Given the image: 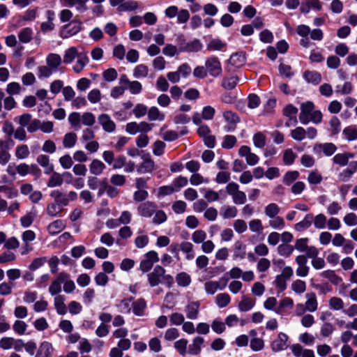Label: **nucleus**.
Masks as SVG:
<instances>
[{"label": "nucleus", "mask_w": 357, "mask_h": 357, "mask_svg": "<svg viewBox=\"0 0 357 357\" xmlns=\"http://www.w3.org/2000/svg\"><path fill=\"white\" fill-rule=\"evenodd\" d=\"M304 79L312 84H318L321 80V75L316 71L306 70L303 74Z\"/></svg>", "instance_id": "obj_31"}, {"label": "nucleus", "mask_w": 357, "mask_h": 357, "mask_svg": "<svg viewBox=\"0 0 357 357\" xmlns=\"http://www.w3.org/2000/svg\"><path fill=\"white\" fill-rule=\"evenodd\" d=\"M142 159V162L137 167L138 174H151L156 169L155 164L149 154L143 155Z\"/></svg>", "instance_id": "obj_7"}, {"label": "nucleus", "mask_w": 357, "mask_h": 357, "mask_svg": "<svg viewBox=\"0 0 357 357\" xmlns=\"http://www.w3.org/2000/svg\"><path fill=\"white\" fill-rule=\"evenodd\" d=\"M297 33L303 38L300 40V44L304 47H308L310 45V40L307 38L310 32V28L305 24H300L296 28Z\"/></svg>", "instance_id": "obj_17"}, {"label": "nucleus", "mask_w": 357, "mask_h": 357, "mask_svg": "<svg viewBox=\"0 0 357 357\" xmlns=\"http://www.w3.org/2000/svg\"><path fill=\"white\" fill-rule=\"evenodd\" d=\"M14 142L10 139L2 140L0 139V164L5 165L7 164L10 158L11 155L9 153L10 149L14 146Z\"/></svg>", "instance_id": "obj_5"}, {"label": "nucleus", "mask_w": 357, "mask_h": 357, "mask_svg": "<svg viewBox=\"0 0 357 357\" xmlns=\"http://www.w3.org/2000/svg\"><path fill=\"white\" fill-rule=\"evenodd\" d=\"M79 53L75 47H70L65 51L63 62L66 64L72 63L75 58L79 57Z\"/></svg>", "instance_id": "obj_34"}, {"label": "nucleus", "mask_w": 357, "mask_h": 357, "mask_svg": "<svg viewBox=\"0 0 357 357\" xmlns=\"http://www.w3.org/2000/svg\"><path fill=\"white\" fill-rule=\"evenodd\" d=\"M54 72H55L54 70L52 69V68L47 64L38 68V76L40 79L43 77H49Z\"/></svg>", "instance_id": "obj_61"}, {"label": "nucleus", "mask_w": 357, "mask_h": 357, "mask_svg": "<svg viewBox=\"0 0 357 357\" xmlns=\"http://www.w3.org/2000/svg\"><path fill=\"white\" fill-rule=\"evenodd\" d=\"M293 305V300L289 297H285L280 301L279 305L275 308V312L277 314H282L286 308H292Z\"/></svg>", "instance_id": "obj_39"}, {"label": "nucleus", "mask_w": 357, "mask_h": 357, "mask_svg": "<svg viewBox=\"0 0 357 357\" xmlns=\"http://www.w3.org/2000/svg\"><path fill=\"white\" fill-rule=\"evenodd\" d=\"M296 158V154L294 153L292 149H289L284 151L283 154V162L287 165H291L294 163Z\"/></svg>", "instance_id": "obj_63"}, {"label": "nucleus", "mask_w": 357, "mask_h": 357, "mask_svg": "<svg viewBox=\"0 0 357 357\" xmlns=\"http://www.w3.org/2000/svg\"><path fill=\"white\" fill-rule=\"evenodd\" d=\"M61 62V57L58 54L51 53L46 57V64L49 65L54 71L57 70Z\"/></svg>", "instance_id": "obj_26"}, {"label": "nucleus", "mask_w": 357, "mask_h": 357, "mask_svg": "<svg viewBox=\"0 0 357 357\" xmlns=\"http://www.w3.org/2000/svg\"><path fill=\"white\" fill-rule=\"evenodd\" d=\"M227 284V280L220 278L219 281H208L204 284V289L208 294H214L218 289L222 290Z\"/></svg>", "instance_id": "obj_11"}, {"label": "nucleus", "mask_w": 357, "mask_h": 357, "mask_svg": "<svg viewBox=\"0 0 357 357\" xmlns=\"http://www.w3.org/2000/svg\"><path fill=\"white\" fill-rule=\"evenodd\" d=\"M342 134L348 141H354L357 139V128L355 126H351L345 128Z\"/></svg>", "instance_id": "obj_51"}, {"label": "nucleus", "mask_w": 357, "mask_h": 357, "mask_svg": "<svg viewBox=\"0 0 357 357\" xmlns=\"http://www.w3.org/2000/svg\"><path fill=\"white\" fill-rule=\"evenodd\" d=\"M266 136L261 132H256L253 136L254 145L259 149L264 148L266 145Z\"/></svg>", "instance_id": "obj_57"}, {"label": "nucleus", "mask_w": 357, "mask_h": 357, "mask_svg": "<svg viewBox=\"0 0 357 357\" xmlns=\"http://www.w3.org/2000/svg\"><path fill=\"white\" fill-rule=\"evenodd\" d=\"M63 180L62 176L57 172H53V174L48 180L47 185L49 188L58 187L61 186L63 184Z\"/></svg>", "instance_id": "obj_44"}, {"label": "nucleus", "mask_w": 357, "mask_h": 357, "mask_svg": "<svg viewBox=\"0 0 357 357\" xmlns=\"http://www.w3.org/2000/svg\"><path fill=\"white\" fill-rule=\"evenodd\" d=\"M82 30V22L79 20H73L70 23L65 24L60 32V36L63 38H67L73 36Z\"/></svg>", "instance_id": "obj_6"}, {"label": "nucleus", "mask_w": 357, "mask_h": 357, "mask_svg": "<svg viewBox=\"0 0 357 357\" xmlns=\"http://www.w3.org/2000/svg\"><path fill=\"white\" fill-rule=\"evenodd\" d=\"M298 113V109L294 106L293 105H287L284 109H283V114L288 117L289 119V122L286 123V126L287 127L291 126V123H292L294 125H296L297 123V119H296V114Z\"/></svg>", "instance_id": "obj_18"}, {"label": "nucleus", "mask_w": 357, "mask_h": 357, "mask_svg": "<svg viewBox=\"0 0 357 357\" xmlns=\"http://www.w3.org/2000/svg\"><path fill=\"white\" fill-rule=\"evenodd\" d=\"M337 148L333 143L316 144L313 147V151L316 153L323 152L326 156L332 155Z\"/></svg>", "instance_id": "obj_15"}, {"label": "nucleus", "mask_w": 357, "mask_h": 357, "mask_svg": "<svg viewBox=\"0 0 357 357\" xmlns=\"http://www.w3.org/2000/svg\"><path fill=\"white\" fill-rule=\"evenodd\" d=\"M306 131L302 127H297L291 131V137L296 141H302L305 138Z\"/></svg>", "instance_id": "obj_59"}, {"label": "nucleus", "mask_w": 357, "mask_h": 357, "mask_svg": "<svg viewBox=\"0 0 357 357\" xmlns=\"http://www.w3.org/2000/svg\"><path fill=\"white\" fill-rule=\"evenodd\" d=\"M299 175L298 171H289L284 175L282 182L286 185H290L299 177Z\"/></svg>", "instance_id": "obj_46"}, {"label": "nucleus", "mask_w": 357, "mask_h": 357, "mask_svg": "<svg viewBox=\"0 0 357 357\" xmlns=\"http://www.w3.org/2000/svg\"><path fill=\"white\" fill-rule=\"evenodd\" d=\"M65 227L66 223L63 220H56L48 225L47 230L51 235H55L63 231Z\"/></svg>", "instance_id": "obj_25"}, {"label": "nucleus", "mask_w": 357, "mask_h": 357, "mask_svg": "<svg viewBox=\"0 0 357 357\" xmlns=\"http://www.w3.org/2000/svg\"><path fill=\"white\" fill-rule=\"evenodd\" d=\"M77 142V135L74 132H68L64 135L63 145L65 148L73 147Z\"/></svg>", "instance_id": "obj_45"}, {"label": "nucleus", "mask_w": 357, "mask_h": 357, "mask_svg": "<svg viewBox=\"0 0 357 357\" xmlns=\"http://www.w3.org/2000/svg\"><path fill=\"white\" fill-rule=\"evenodd\" d=\"M146 307V303L144 298L137 299L132 303L133 313L137 316H142Z\"/></svg>", "instance_id": "obj_37"}, {"label": "nucleus", "mask_w": 357, "mask_h": 357, "mask_svg": "<svg viewBox=\"0 0 357 357\" xmlns=\"http://www.w3.org/2000/svg\"><path fill=\"white\" fill-rule=\"evenodd\" d=\"M165 269L157 265L152 272L147 275L149 283L151 287H155L160 283L171 287L174 283V278L171 275H165Z\"/></svg>", "instance_id": "obj_2"}, {"label": "nucleus", "mask_w": 357, "mask_h": 357, "mask_svg": "<svg viewBox=\"0 0 357 357\" xmlns=\"http://www.w3.org/2000/svg\"><path fill=\"white\" fill-rule=\"evenodd\" d=\"M246 245L241 241H238L234 244V250L233 254L234 259H243L246 255Z\"/></svg>", "instance_id": "obj_24"}, {"label": "nucleus", "mask_w": 357, "mask_h": 357, "mask_svg": "<svg viewBox=\"0 0 357 357\" xmlns=\"http://www.w3.org/2000/svg\"><path fill=\"white\" fill-rule=\"evenodd\" d=\"M37 162L45 169V174H50L54 170L53 165L50 163V158L46 155H39L36 158Z\"/></svg>", "instance_id": "obj_27"}, {"label": "nucleus", "mask_w": 357, "mask_h": 357, "mask_svg": "<svg viewBox=\"0 0 357 357\" xmlns=\"http://www.w3.org/2000/svg\"><path fill=\"white\" fill-rule=\"evenodd\" d=\"M188 343V340L184 338L180 339L174 342V347L180 355L184 356L188 353L186 350Z\"/></svg>", "instance_id": "obj_55"}, {"label": "nucleus", "mask_w": 357, "mask_h": 357, "mask_svg": "<svg viewBox=\"0 0 357 357\" xmlns=\"http://www.w3.org/2000/svg\"><path fill=\"white\" fill-rule=\"evenodd\" d=\"M312 220L313 215L312 213L307 214L302 221L295 225V229L298 231H303L308 229L311 226Z\"/></svg>", "instance_id": "obj_29"}, {"label": "nucleus", "mask_w": 357, "mask_h": 357, "mask_svg": "<svg viewBox=\"0 0 357 357\" xmlns=\"http://www.w3.org/2000/svg\"><path fill=\"white\" fill-rule=\"evenodd\" d=\"M202 192H204V197L208 202H213L220 199L219 193L212 189L204 188L202 189Z\"/></svg>", "instance_id": "obj_47"}, {"label": "nucleus", "mask_w": 357, "mask_h": 357, "mask_svg": "<svg viewBox=\"0 0 357 357\" xmlns=\"http://www.w3.org/2000/svg\"><path fill=\"white\" fill-rule=\"evenodd\" d=\"M139 5L137 1H124L122 4L118 6L117 10L119 12L133 11L138 8Z\"/></svg>", "instance_id": "obj_40"}, {"label": "nucleus", "mask_w": 357, "mask_h": 357, "mask_svg": "<svg viewBox=\"0 0 357 357\" xmlns=\"http://www.w3.org/2000/svg\"><path fill=\"white\" fill-rule=\"evenodd\" d=\"M313 222L315 228L317 229H324L327 223V218L323 213H319L315 217L313 216Z\"/></svg>", "instance_id": "obj_54"}, {"label": "nucleus", "mask_w": 357, "mask_h": 357, "mask_svg": "<svg viewBox=\"0 0 357 357\" xmlns=\"http://www.w3.org/2000/svg\"><path fill=\"white\" fill-rule=\"evenodd\" d=\"M96 123L95 115L89 112H84L82 114L81 123L86 126H93Z\"/></svg>", "instance_id": "obj_48"}, {"label": "nucleus", "mask_w": 357, "mask_h": 357, "mask_svg": "<svg viewBox=\"0 0 357 357\" xmlns=\"http://www.w3.org/2000/svg\"><path fill=\"white\" fill-rule=\"evenodd\" d=\"M280 207L275 203L268 204L264 208V213L269 218L277 216L280 213Z\"/></svg>", "instance_id": "obj_50"}, {"label": "nucleus", "mask_w": 357, "mask_h": 357, "mask_svg": "<svg viewBox=\"0 0 357 357\" xmlns=\"http://www.w3.org/2000/svg\"><path fill=\"white\" fill-rule=\"evenodd\" d=\"M148 119L150 121H163L165 119V114L160 112L158 107H151L148 109Z\"/></svg>", "instance_id": "obj_42"}, {"label": "nucleus", "mask_w": 357, "mask_h": 357, "mask_svg": "<svg viewBox=\"0 0 357 357\" xmlns=\"http://www.w3.org/2000/svg\"><path fill=\"white\" fill-rule=\"evenodd\" d=\"M50 195L54 202L62 208L68 206L70 202H74L77 199V193L75 191H70L66 193L61 190H54L50 192Z\"/></svg>", "instance_id": "obj_3"}, {"label": "nucleus", "mask_w": 357, "mask_h": 357, "mask_svg": "<svg viewBox=\"0 0 357 357\" xmlns=\"http://www.w3.org/2000/svg\"><path fill=\"white\" fill-rule=\"evenodd\" d=\"M176 280L178 285L181 287H187L191 282L190 276L184 272L178 273L176 277Z\"/></svg>", "instance_id": "obj_58"}, {"label": "nucleus", "mask_w": 357, "mask_h": 357, "mask_svg": "<svg viewBox=\"0 0 357 357\" xmlns=\"http://www.w3.org/2000/svg\"><path fill=\"white\" fill-rule=\"evenodd\" d=\"M45 15L47 21L43 22L40 24V30L44 33L52 31L54 29V24L53 23L55 17L54 12L52 10H48L46 11Z\"/></svg>", "instance_id": "obj_20"}, {"label": "nucleus", "mask_w": 357, "mask_h": 357, "mask_svg": "<svg viewBox=\"0 0 357 357\" xmlns=\"http://www.w3.org/2000/svg\"><path fill=\"white\" fill-rule=\"evenodd\" d=\"M105 168V165L98 159L93 160L89 165V170L91 174L96 176L101 174Z\"/></svg>", "instance_id": "obj_23"}, {"label": "nucleus", "mask_w": 357, "mask_h": 357, "mask_svg": "<svg viewBox=\"0 0 357 357\" xmlns=\"http://www.w3.org/2000/svg\"><path fill=\"white\" fill-rule=\"evenodd\" d=\"M300 109L299 121L302 124L306 125L310 121L317 124L321 122L322 114L319 110H314V104L312 102H302Z\"/></svg>", "instance_id": "obj_1"}, {"label": "nucleus", "mask_w": 357, "mask_h": 357, "mask_svg": "<svg viewBox=\"0 0 357 357\" xmlns=\"http://www.w3.org/2000/svg\"><path fill=\"white\" fill-rule=\"evenodd\" d=\"M82 115L79 112H72L68 116V121L72 127L80 128Z\"/></svg>", "instance_id": "obj_62"}, {"label": "nucleus", "mask_w": 357, "mask_h": 357, "mask_svg": "<svg viewBox=\"0 0 357 357\" xmlns=\"http://www.w3.org/2000/svg\"><path fill=\"white\" fill-rule=\"evenodd\" d=\"M149 73V68L146 65L139 64L133 70V75L136 78L146 77Z\"/></svg>", "instance_id": "obj_56"}, {"label": "nucleus", "mask_w": 357, "mask_h": 357, "mask_svg": "<svg viewBox=\"0 0 357 357\" xmlns=\"http://www.w3.org/2000/svg\"><path fill=\"white\" fill-rule=\"evenodd\" d=\"M199 303L198 302H190L185 307L186 316L190 319H196L198 317Z\"/></svg>", "instance_id": "obj_21"}, {"label": "nucleus", "mask_w": 357, "mask_h": 357, "mask_svg": "<svg viewBox=\"0 0 357 357\" xmlns=\"http://www.w3.org/2000/svg\"><path fill=\"white\" fill-rule=\"evenodd\" d=\"M288 336L284 333H280L278 337L271 343V349L274 352L285 350L287 348Z\"/></svg>", "instance_id": "obj_13"}, {"label": "nucleus", "mask_w": 357, "mask_h": 357, "mask_svg": "<svg viewBox=\"0 0 357 357\" xmlns=\"http://www.w3.org/2000/svg\"><path fill=\"white\" fill-rule=\"evenodd\" d=\"M89 62V59L87 53L85 52H80L75 64L73 67L74 72L75 73H80Z\"/></svg>", "instance_id": "obj_19"}, {"label": "nucleus", "mask_w": 357, "mask_h": 357, "mask_svg": "<svg viewBox=\"0 0 357 357\" xmlns=\"http://www.w3.org/2000/svg\"><path fill=\"white\" fill-rule=\"evenodd\" d=\"M238 82L239 78L236 75L225 77L222 79L221 86L227 90H231L236 86Z\"/></svg>", "instance_id": "obj_28"}, {"label": "nucleus", "mask_w": 357, "mask_h": 357, "mask_svg": "<svg viewBox=\"0 0 357 357\" xmlns=\"http://www.w3.org/2000/svg\"><path fill=\"white\" fill-rule=\"evenodd\" d=\"M52 349V345L50 342H43L35 357H51Z\"/></svg>", "instance_id": "obj_32"}, {"label": "nucleus", "mask_w": 357, "mask_h": 357, "mask_svg": "<svg viewBox=\"0 0 357 357\" xmlns=\"http://www.w3.org/2000/svg\"><path fill=\"white\" fill-rule=\"evenodd\" d=\"M205 67L207 73L214 77L220 76L222 71L220 61L214 56L208 57L206 59Z\"/></svg>", "instance_id": "obj_4"}, {"label": "nucleus", "mask_w": 357, "mask_h": 357, "mask_svg": "<svg viewBox=\"0 0 357 357\" xmlns=\"http://www.w3.org/2000/svg\"><path fill=\"white\" fill-rule=\"evenodd\" d=\"M291 289L296 294H301L305 292L306 289V284L304 281L296 280L291 284Z\"/></svg>", "instance_id": "obj_64"}, {"label": "nucleus", "mask_w": 357, "mask_h": 357, "mask_svg": "<svg viewBox=\"0 0 357 357\" xmlns=\"http://www.w3.org/2000/svg\"><path fill=\"white\" fill-rule=\"evenodd\" d=\"M98 121L107 132H113L116 130L115 123L107 114H100L98 117Z\"/></svg>", "instance_id": "obj_14"}, {"label": "nucleus", "mask_w": 357, "mask_h": 357, "mask_svg": "<svg viewBox=\"0 0 357 357\" xmlns=\"http://www.w3.org/2000/svg\"><path fill=\"white\" fill-rule=\"evenodd\" d=\"M69 278V275L65 272L60 273L57 278L52 282L49 287V292L52 296H58L61 291V284Z\"/></svg>", "instance_id": "obj_10"}, {"label": "nucleus", "mask_w": 357, "mask_h": 357, "mask_svg": "<svg viewBox=\"0 0 357 357\" xmlns=\"http://www.w3.org/2000/svg\"><path fill=\"white\" fill-rule=\"evenodd\" d=\"M255 304V300L250 297L243 296L238 303V309L241 312H247L251 310Z\"/></svg>", "instance_id": "obj_36"}, {"label": "nucleus", "mask_w": 357, "mask_h": 357, "mask_svg": "<svg viewBox=\"0 0 357 357\" xmlns=\"http://www.w3.org/2000/svg\"><path fill=\"white\" fill-rule=\"evenodd\" d=\"M204 343V337L201 336L195 337L192 343L188 346V353L190 355H199L202 351V347Z\"/></svg>", "instance_id": "obj_16"}, {"label": "nucleus", "mask_w": 357, "mask_h": 357, "mask_svg": "<svg viewBox=\"0 0 357 357\" xmlns=\"http://www.w3.org/2000/svg\"><path fill=\"white\" fill-rule=\"evenodd\" d=\"M268 225L274 229H282L285 227L284 220L282 217L278 215L275 216L274 218H271Z\"/></svg>", "instance_id": "obj_53"}, {"label": "nucleus", "mask_w": 357, "mask_h": 357, "mask_svg": "<svg viewBox=\"0 0 357 357\" xmlns=\"http://www.w3.org/2000/svg\"><path fill=\"white\" fill-rule=\"evenodd\" d=\"M237 139L234 135H225L223 138L222 147L226 149H232L236 144Z\"/></svg>", "instance_id": "obj_60"}, {"label": "nucleus", "mask_w": 357, "mask_h": 357, "mask_svg": "<svg viewBox=\"0 0 357 357\" xmlns=\"http://www.w3.org/2000/svg\"><path fill=\"white\" fill-rule=\"evenodd\" d=\"M223 118L225 121L229 123V125L226 126L224 128L227 132L234 131L236 128L237 123L240 122L238 116L231 111L224 112Z\"/></svg>", "instance_id": "obj_12"}, {"label": "nucleus", "mask_w": 357, "mask_h": 357, "mask_svg": "<svg viewBox=\"0 0 357 357\" xmlns=\"http://www.w3.org/2000/svg\"><path fill=\"white\" fill-rule=\"evenodd\" d=\"M33 36V30L29 27L22 29L18 33V38L20 42L27 43L30 42Z\"/></svg>", "instance_id": "obj_43"}, {"label": "nucleus", "mask_w": 357, "mask_h": 357, "mask_svg": "<svg viewBox=\"0 0 357 357\" xmlns=\"http://www.w3.org/2000/svg\"><path fill=\"white\" fill-rule=\"evenodd\" d=\"M64 301L65 298L62 295H58L54 298V307L59 314L63 315L67 312V308L64 303Z\"/></svg>", "instance_id": "obj_33"}, {"label": "nucleus", "mask_w": 357, "mask_h": 357, "mask_svg": "<svg viewBox=\"0 0 357 357\" xmlns=\"http://www.w3.org/2000/svg\"><path fill=\"white\" fill-rule=\"evenodd\" d=\"M158 208L157 204L151 201H146L139 204L137 208V213L142 218H151Z\"/></svg>", "instance_id": "obj_8"}, {"label": "nucleus", "mask_w": 357, "mask_h": 357, "mask_svg": "<svg viewBox=\"0 0 357 357\" xmlns=\"http://www.w3.org/2000/svg\"><path fill=\"white\" fill-rule=\"evenodd\" d=\"M63 211V208L56 202H52L47 204L46 212L51 217H55Z\"/></svg>", "instance_id": "obj_49"}, {"label": "nucleus", "mask_w": 357, "mask_h": 357, "mask_svg": "<svg viewBox=\"0 0 357 357\" xmlns=\"http://www.w3.org/2000/svg\"><path fill=\"white\" fill-rule=\"evenodd\" d=\"M179 248L183 253L186 254V259L192 260L195 257L193 245L190 242H182L181 244H179Z\"/></svg>", "instance_id": "obj_35"}, {"label": "nucleus", "mask_w": 357, "mask_h": 357, "mask_svg": "<svg viewBox=\"0 0 357 357\" xmlns=\"http://www.w3.org/2000/svg\"><path fill=\"white\" fill-rule=\"evenodd\" d=\"M305 297L307 301L305 303V309L310 312L316 311L318 307V303L315 294L312 292L306 294Z\"/></svg>", "instance_id": "obj_22"}, {"label": "nucleus", "mask_w": 357, "mask_h": 357, "mask_svg": "<svg viewBox=\"0 0 357 357\" xmlns=\"http://www.w3.org/2000/svg\"><path fill=\"white\" fill-rule=\"evenodd\" d=\"M119 84H125L126 89H129L132 94L137 95L141 93L142 85L138 81H130L126 75L123 74L119 79Z\"/></svg>", "instance_id": "obj_9"}, {"label": "nucleus", "mask_w": 357, "mask_h": 357, "mask_svg": "<svg viewBox=\"0 0 357 357\" xmlns=\"http://www.w3.org/2000/svg\"><path fill=\"white\" fill-rule=\"evenodd\" d=\"M245 54L243 52L233 54L229 62L236 68H240L245 63Z\"/></svg>", "instance_id": "obj_30"}, {"label": "nucleus", "mask_w": 357, "mask_h": 357, "mask_svg": "<svg viewBox=\"0 0 357 357\" xmlns=\"http://www.w3.org/2000/svg\"><path fill=\"white\" fill-rule=\"evenodd\" d=\"M230 296L227 293L219 294L215 297V303L221 308L226 307L230 303Z\"/></svg>", "instance_id": "obj_52"}, {"label": "nucleus", "mask_w": 357, "mask_h": 357, "mask_svg": "<svg viewBox=\"0 0 357 357\" xmlns=\"http://www.w3.org/2000/svg\"><path fill=\"white\" fill-rule=\"evenodd\" d=\"M30 151L26 144L18 145L15 151V155L17 159L23 160L29 156Z\"/></svg>", "instance_id": "obj_41"}, {"label": "nucleus", "mask_w": 357, "mask_h": 357, "mask_svg": "<svg viewBox=\"0 0 357 357\" xmlns=\"http://www.w3.org/2000/svg\"><path fill=\"white\" fill-rule=\"evenodd\" d=\"M89 0H64V1L70 7L75 6L77 11L83 13L87 10L86 5Z\"/></svg>", "instance_id": "obj_38"}]
</instances>
